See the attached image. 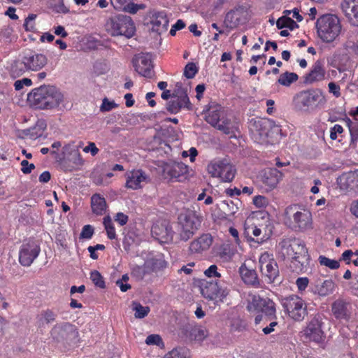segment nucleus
Returning a JSON list of instances; mask_svg holds the SVG:
<instances>
[{"instance_id": "5fc2aeb1", "label": "nucleus", "mask_w": 358, "mask_h": 358, "mask_svg": "<svg viewBox=\"0 0 358 358\" xmlns=\"http://www.w3.org/2000/svg\"><path fill=\"white\" fill-rule=\"evenodd\" d=\"M196 244L199 246H210L213 244V237L209 234H203L197 238Z\"/></svg>"}, {"instance_id": "0eeeda50", "label": "nucleus", "mask_w": 358, "mask_h": 358, "mask_svg": "<svg viewBox=\"0 0 358 358\" xmlns=\"http://www.w3.org/2000/svg\"><path fill=\"white\" fill-rule=\"evenodd\" d=\"M208 173L213 178H218L222 182H231L235 178L236 169L227 159H215L207 166Z\"/></svg>"}, {"instance_id": "f8f14e48", "label": "nucleus", "mask_w": 358, "mask_h": 358, "mask_svg": "<svg viewBox=\"0 0 358 358\" xmlns=\"http://www.w3.org/2000/svg\"><path fill=\"white\" fill-rule=\"evenodd\" d=\"M322 322L318 317H314L301 331V336L306 341L320 343L324 341V334L322 329Z\"/></svg>"}, {"instance_id": "c9c22d12", "label": "nucleus", "mask_w": 358, "mask_h": 358, "mask_svg": "<svg viewBox=\"0 0 358 358\" xmlns=\"http://www.w3.org/2000/svg\"><path fill=\"white\" fill-rule=\"evenodd\" d=\"M262 126V122L261 120L255 121L253 124L254 128H251L252 134L255 138V141L259 143H263L266 141L267 134L266 131H261L260 128Z\"/></svg>"}, {"instance_id": "4468645a", "label": "nucleus", "mask_w": 358, "mask_h": 358, "mask_svg": "<svg viewBox=\"0 0 358 358\" xmlns=\"http://www.w3.org/2000/svg\"><path fill=\"white\" fill-rule=\"evenodd\" d=\"M151 234L152 238L159 244H169L172 241L173 233L168 221L159 220L152 225Z\"/></svg>"}, {"instance_id": "b1692460", "label": "nucleus", "mask_w": 358, "mask_h": 358, "mask_svg": "<svg viewBox=\"0 0 358 358\" xmlns=\"http://www.w3.org/2000/svg\"><path fill=\"white\" fill-rule=\"evenodd\" d=\"M293 220L294 227L301 231L312 228V215L308 210L296 211L293 215Z\"/></svg>"}, {"instance_id": "6e6d98bb", "label": "nucleus", "mask_w": 358, "mask_h": 358, "mask_svg": "<svg viewBox=\"0 0 358 358\" xmlns=\"http://www.w3.org/2000/svg\"><path fill=\"white\" fill-rule=\"evenodd\" d=\"M13 29L10 27H3L0 29V38L5 42H9L12 40Z\"/></svg>"}, {"instance_id": "49530a36", "label": "nucleus", "mask_w": 358, "mask_h": 358, "mask_svg": "<svg viewBox=\"0 0 358 358\" xmlns=\"http://www.w3.org/2000/svg\"><path fill=\"white\" fill-rule=\"evenodd\" d=\"M145 5L143 3L138 4L129 1L125 8L122 10L130 14H136L138 10L145 9Z\"/></svg>"}, {"instance_id": "f257e3e1", "label": "nucleus", "mask_w": 358, "mask_h": 358, "mask_svg": "<svg viewBox=\"0 0 358 358\" xmlns=\"http://www.w3.org/2000/svg\"><path fill=\"white\" fill-rule=\"evenodd\" d=\"M63 99L62 92L52 85H43L34 89L27 96V100L32 106L43 110L58 107Z\"/></svg>"}, {"instance_id": "4be33fe9", "label": "nucleus", "mask_w": 358, "mask_h": 358, "mask_svg": "<svg viewBox=\"0 0 358 358\" xmlns=\"http://www.w3.org/2000/svg\"><path fill=\"white\" fill-rule=\"evenodd\" d=\"M342 10L352 26H358V0H343Z\"/></svg>"}, {"instance_id": "423d86ee", "label": "nucleus", "mask_w": 358, "mask_h": 358, "mask_svg": "<svg viewBox=\"0 0 358 358\" xmlns=\"http://www.w3.org/2000/svg\"><path fill=\"white\" fill-rule=\"evenodd\" d=\"M106 30L111 36H124L129 38L135 33V26L130 17L118 15L107 22Z\"/></svg>"}, {"instance_id": "603ef678", "label": "nucleus", "mask_w": 358, "mask_h": 358, "mask_svg": "<svg viewBox=\"0 0 358 358\" xmlns=\"http://www.w3.org/2000/svg\"><path fill=\"white\" fill-rule=\"evenodd\" d=\"M36 15L29 14L25 19L23 27L27 31H32L35 29Z\"/></svg>"}, {"instance_id": "393cba45", "label": "nucleus", "mask_w": 358, "mask_h": 358, "mask_svg": "<svg viewBox=\"0 0 358 358\" xmlns=\"http://www.w3.org/2000/svg\"><path fill=\"white\" fill-rule=\"evenodd\" d=\"M39 248H22L19 251V262L24 266H29L38 257Z\"/></svg>"}, {"instance_id": "e2e57ef3", "label": "nucleus", "mask_w": 358, "mask_h": 358, "mask_svg": "<svg viewBox=\"0 0 358 358\" xmlns=\"http://www.w3.org/2000/svg\"><path fill=\"white\" fill-rule=\"evenodd\" d=\"M253 203L258 208H263L268 205V201L265 196L258 195L254 197Z\"/></svg>"}, {"instance_id": "c03bdc74", "label": "nucleus", "mask_w": 358, "mask_h": 358, "mask_svg": "<svg viewBox=\"0 0 358 358\" xmlns=\"http://www.w3.org/2000/svg\"><path fill=\"white\" fill-rule=\"evenodd\" d=\"M172 97H178L183 99V101H189L187 91L182 87L181 83H177L175 89L172 93Z\"/></svg>"}, {"instance_id": "a211bd4d", "label": "nucleus", "mask_w": 358, "mask_h": 358, "mask_svg": "<svg viewBox=\"0 0 358 358\" xmlns=\"http://www.w3.org/2000/svg\"><path fill=\"white\" fill-rule=\"evenodd\" d=\"M125 187L127 189H138L148 181V175L141 169H133L125 174Z\"/></svg>"}, {"instance_id": "09e8293b", "label": "nucleus", "mask_w": 358, "mask_h": 358, "mask_svg": "<svg viewBox=\"0 0 358 358\" xmlns=\"http://www.w3.org/2000/svg\"><path fill=\"white\" fill-rule=\"evenodd\" d=\"M145 343L148 345L164 346L162 339L158 334L149 335L145 339Z\"/></svg>"}, {"instance_id": "3c124183", "label": "nucleus", "mask_w": 358, "mask_h": 358, "mask_svg": "<svg viewBox=\"0 0 358 358\" xmlns=\"http://www.w3.org/2000/svg\"><path fill=\"white\" fill-rule=\"evenodd\" d=\"M251 229H252V233L253 236L255 237V238H250V240L252 241L253 242L258 243V244H262L264 243V241L268 239V237L266 235L264 236L262 238L259 237L260 236V234H262V231L260 229L257 228L256 226L252 227L251 228Z\"/></svg>"}, {"instance_id": "39448f33", "label": "nucleus", "mask_w": 358, "mask_h": 358, "mask_svg": "<svg viewBox=\"0 0 358 358\" xmlns=\"http://www.w3.org/2000/svg\"><path fill=\"white\" fill-rule=\"evenodd\" d=\"M205 119L210 125L227 134H234L238 129L236 123L224 117L220 106L211 105Z\"/></svg>"}, {"instance_id": "864d4df0", "label": "nucleus", "mask_w": 358, "mask_h": 358, "mask_svg": "<svg viewBox=\"0 0 358 358\" xmlns=\"http://www.w3.org/2000/svg\"><path fill=\"white\" fill-rule=\"evenodd\" d=\"M117 107V104L114 101H110L107 98L102 100V103L100 106L101 112H108Z\"/></svg>"}, {"instance_id": "7c9ffc66", "label": "nucleus", "mask_w": 358, "mask_h": 358, "mask_svg": "<svg viewBox=\"0 0 358 358\" xmlns=\"http://www.w3.org/2000/svg\"><path fill=\"white\" fill-rule=\"evenodd\" d=\"M91 206L92 212L97 215L104 214L107 208L105 199L98 194L92 195L91 198Z\"/></svg>"}, {"instance_id": "0e129e2a", "label": "nucleus", "mask_w": 358, "mask_h": 358, "mask_svg": "<svg viewBox=\"0 0 358 358\" xmlns=\"http://www.w3.org/2000/svg\"><path fill=\"white\" fill-rule=\"evenodd\" d=\"M343 128L340 124H335L330 129V138L332 140H336L338 138V135L342 134Z\"/></svg>"}, {"instance_id": "1a4fd4ad", "label": "nucleus", "mask_w": 358, "mask_h": 358, "mask_svg": "<svg viewBox=\"0 0 358 358\" xmlns=\"http://www.w3.org/2000/svg\"><path fill=\"white\" fill-rule=\"evenodd\" d=\"M200 293L206 299L215 303L224 302L229 294V289L222 286L218 281L200 280L198 281Z\"/></svg>"}, {"instance_id": "680f3d73", "label": "nucleus", "mask_w": 358, "mask_h": 358, "mask_svg": "<svg viewBox=\"0 0 358 358\" xmlns=\"http://www.w3.org/2000/svg\"><path fill=\"white\" fill-rule=\"evenodd\" d=\"M308 283L309 280L306 277L298 278L296 280V285L299 292L304 291L307 288Z\"/></svg>"}, {"instance_id": "f03ea898", "label": "nucleus", "mask_w": 358, "mask_h": 358, "mask_svg": "<svg viewBox=\"0 0 358 358\" xmlns=\"http://www.w3.org/2000/svg\"><path fill=\"white\" fill-rule=\"evenodd\" d=\"M247 310L255 317L256 324L262 321L275 318L276 309L275 303L268 298L250 294L247 299Z\"/></svg>"}, {"instance_id": "ddd939ff", "label": "nucleus", "mask_w": 358, "mask_h": 358, "mask_svg": "<svg viewBox=\"0 0 358 358\" xmlns=\"http://www.w3.org/2000/svg\"><path fill=\"white\" fill-rule=\"evenodd\" d=\"M249 17L248 8L246 6L240 5L229 11L224 18V24L231 29H235L240 24H245Z\"/></svg>"}, {"instance_id": "13d9d810", "label": "nucleus", "mask_w": 358, "mask_h": 358, "mask_svg": "<svg viewBox=\"0 0 358 358\" xmlns=\"http://www.w3.org/2000/svg\"><path fill=\"white\" fill-rule=\"evenodd\" d=\"M204 274L208 278H217L222 277L221 274L217 271V266L216 265H211L205 271Z\"/></svg>"}, {"instance_id": "c756f323", "label": "nucleus", "mask_w": 358, "mask_h": 358, "mask_svg": "<svg viewBox=\"0 0 358 358\" xmlns=\"http://www.w3.org/2000/svg\"><path fill=\"white\" fill-rule=\"evenodd\" d=\"M173 99L166 103V109L172 114L178 113L182 108H190V101H183V99L172 97Z\"/></svg>"}, {"instance_id": "a878e982", "label": "nucleus", "mask_w": 358, "mask_h": 358, "mask_svg": "<svg viewBox=\"0 0 358 358\" xmlns=\"http://www.w3.org/2000/svg\"><path fill=\"white\" fill-rule=\"evenodd\" d=\"M334 289L335 283L332 280H317L313 288V292L320 296H326L332 294Z\"/></svg>"}, {"instance_id": "a19ab883", "label": "nucleus", "mask_w": 358, "mask_h": 358, "mask_svg": "<svg viewBox=\"0 0 358 358\" xmlns=\"http://www.w3.org/2000/svg\"><path fill=\"white\" fill-rule=\"evenodd\" d=\"M341 260L344 261L347 264L352 262L354 265L358 266V250L353 252L350 250H345L342 254Z\"/></svg>"}, {"instance_id": "de8ad7c7", "label": "nucleus", "mask_w": 358, "mask_h": 358, "mask_svg": "<svg viewBox=\"0 0 358 358\" xmlns=\"http://www.w3.org/2000/svg\"><path fill=\"white\" fill-rule=\"evenodd\" d=\"M198 72V68L194 63H188L184 69L183 75L188 79L193 78Z\"/></svg>"}, {"instance_id": "412c9836", "label": "nucleus", "mask_w": 358, "mask_h": 358, "mask_svg": "<svg viewBox=\"0 0 358 358\" xmlns=\"http://www.w3.org/2000/svg\"><path fill=\"white\" fill-rule=\"evenodd\" d=\"M341 189L358 192V170L343 173L337 179Z\"/></svg>"}, {"instance_id": "052dcab7", "label": "nucleus", "mask_w": 358, "mask_h": 358, "mask_svg": "<svg viewBox=\"0 0 358 358\" xmlns=\"http://www.w3.org/2000/svg\"><path fill=\"white\" fill-rule=\"evenodd\" d=\"M94 234V229L90 225H85L80 234V238L90 239Z\"/></svg>"}, {"instance_id": "774afa93", "label": "nucleus", "mask_w": 358, "mask_h": 358, "mask_svg": "<svg viewBox=\"0 0 358 358\" xmlns=\"http://www.w3.org/2000/svg\"><path fill=\"white\" fill-rule=\"evenodd\" d=\"M21 166H22L21 170L25 174L31 173V171L35 168V166L34 164H30L27 160H22L21 162Z\"/></svg>"}, {"instance_id": "4c0bfd02", "label": "nucleus", "mask_w": 358, "mask_h": 358, "mask_svg": "<svg viewBox=\"0 0 358 358\" xmlns=\"http://www.w3.org/2000/svg\"><path fill=\"white\" fill-rule=\"evenodd\" d=\"M208 336V331L205 327L201 326H196L193 327L189 334L192 339L196 341H203Z\"/></svg>"}, {"instance_id": "69168bd1", "label": "nucleus", "mask_w": 358, "mask_h": 358, "mask_svg": "<svg viewBox=\"0 0 358 358\" xmlns=\"http://www.w3.org/2000/svg\"><path fill=\"white\" fill-rule=\"evenodd\" d=\"M349 129L352 141H357L358 139V122H352L349 125Z\"/></svg>"}, {"instance_id": "58836bf2", "label": "nucleus", "mask_w": 358, "mask_h": 358, "mask_svg": "<svg viewBox=\"0 0 358 358\" xmlns=\"http://www.w3.org/2000/svg\"><path fill=\"white\" fill-rule=\"evenodd\" d=\"M276 27L279 29H282L286 27L291 30H294L298 27V24L292 18L287 16H282L277 20Z\"/></svg>"}, {"instance_id": "2f4dec72", "label": "nucleus", "mask_w": 358, "mask_h": 358, "mask_svg": "<svg viewBox=\"0 0 358 358\" xmlns=\"http://www.w3.org/2000/svg\"><path fill=\"white\" fill-rule=\"evenodd\" d=\"M291 249H293L291 248ZM293 256L292 259L298 262L301 266L303 267L308 264L310 256L308 253L306 248H296V250H292Z\"/></svg>"}, {"instance_id": "4d7b16f0", "label": "nucleus", "mask_w": 358, "mask_h": 358, "mask_svg": "<svg viewBox=\"0 0 358 358\" xmlns=\"http://www.w3.org/2000/svg\"><path fill=\"white\" fill-rule=\"evenodd\" d=\"M165 358H188V357L185 350L173 349L165 355Z\"/></svg>"}, {"instance_id": "cd10ccee", "label": "nucleus", "mask_w": 358, "mask_h": 358, "mask_svg": "<svg viewBox=\"0 0 358 358\" xmlns=\"http://www.w3.org/2000/svg\"><path fill=\"white\" fill-rule=\"evenodd\" d=\"M8 71L10 76L14 78L20 77L25 72L28 71L25 60L22 55L10 63L8 67Z\"/></svg>"}, {"instance_id": "20e7f679", "label": "nucleus", "mask_w": 358, "mask_h": 358, "mask_svg": "<svg viewBox=\"0 0 358 358\" xmlns=\"http://www.w3.org/2000/svg\"><path fill=\"white\" fill-rule=\"evenodd\" d=\"M281 305L287 317L294 322H302L308 315L307 303L296 294L282 299Z\"/></svg>"}, {"instance_id": "9d476101", "label": "nucleus", "mask_w": 358, "mask_h": 358, "mask_svg": "<svg viewBox=\"0 0 358 358\" xmlns=\"http://www.w3.org/2000/svg\"><path fill=\"white\" fill-rule=\"evenodd\" d=\"M178 224L181 228V238L188 240L201 224L200 217L192 210H186L178 216Z\"/></svg>"}, {"instance_id": "2eb2a0df", "label": "nucleus", "mask_w": 358, "mask_h": 358, "mask_svg": "<svg viewBox=\"0 0 358 358\" xmlns=\"http://www.w3.org/2000/svg\"><path fill=\"white\" fill-rule=\"evenodd\" d=\"M260 270L269 283L273 282L279 275V269L275 260L268 253L262 254L259 259Z\"/></svg>"}, {"instance_id": "72a5a7b5", "label": "nucleus", "mask_w": 358, "mask_h": 358, "mask_svg": "<svg viewBox=\"0 0 358 358\" xmlns=\"http://www.w3.org/2000/svg\"><path fill=\"white\" fill-rule=\"evenodd\" d=\"M152 24L158 31H166L169 26V20L164 12H158L155 14Z\"/></svg>"}, {"instance_id": "e433bc0d", "label": "nucleus", "mask_w": 358, "mask_h": 358, "mask_svg": "<svg viewBox=\"0 0 358 358\" xmlns=\"http://www.w3.org/2000/svg\"><path fill=\"white\" fill-rule=\"evenodd\" d=\"M131 309L134 311V317L138 319L144 318L150 311L148 306H143L138 301L132 302Z\"/></svg>"}, {"instance_id": "bf43d9fd", "label": "nucleus", "mask_w": 358, "mask_h": 358, "mask_svg": "<svg viewBox=\"0 0 358 358\" xmlns=\"http://www.w3.org/2000/svg\"><path fill=\"white\" fill-rule=\"evenodd\" d=\"M32 85V81L30 78H24L21 80H17L14 83V87L15 90H21L24 86H31Z\"/></svg>"}, {"instance_id": "37998d69", "label": "nucleus", "mask_w": 358, "mask_h": 358, "mask_svg": "<svg viewBox=\"0 0 358 358\" xmlns=\"http://www.w3.org/2000/svg\"><path fill=\"white\" fill-rule=\"evenodd\" d=\"M103 225L106 231L108 237L110 239H113L116 237L115 229L113 224L112 220L109 216L103 218Z\"/></svg>"}, {"instance_id": "ea45409f", "label": "nucleus", "mask_w": 358, "mask_h": 358, "mask_svg": "<svg viewBox=\"0 0 358 358\" xmlns=\"http://www.w3.org/2000/svg\"><path fill=\"white\" fill-rule=\"evenodd\" d=\"M298 75L295 73L286 72L280 76L278 83L283 86H289L298 80Z\"/></svg>"}, {"instance_id": "a18cd8bd", "label": "nucleus", "mask_w": 358, "mask_h": 358, "mask_svg": "<svg viewBox=\"0 0 358 358\" xmlns=\"http://www.w3.org/2000/svg\"><path fill=\"white\" fill-rule=\"evenodd\" d=\"M55 320V314L50 310L44 311L38 316V322L40 324L42 325L45 324H49L53 322Z\"/></svg>"}, {"instance_id": "6ab92c4d", "label": "nucleus", "mask_w": 358, "mask_h": 358, "mask_svg": "<svg viewBox=\"0 0 358 358\" xmlns=\"http://www.w3.org/2000/svg\"><path fill=\"white\" fill-rule=\"evenodd\" d=\"M189 167L182 162H173L165 166L164 171L172 179L183 182L187 178Z\"/></svg>"}, {"instance_id": "f3484780", "label": "nucleus", "mask_w": 358, "mask_h": 358, "mask_svg": "<svg viewBox=\"0 0 358 358\" xmlns=\"http://www.w3.org/2000/svg\"><path fill=\"white\" fill-rule=\"evenodd\" d=\"M135 71L145 78H151L152 76V64L151 55L148 53H141L134 56L132 59Z\"/></svg>"}, {"instance_id": "bb28decb", "label": "nucleus", "mask_w": 358, "mask_h": 358, "mask_svg": "<svg viewBox=\"0 0 358 358\" xmlns=\"http://www.w3.org/2000/svg\"><path fill=\"white\" fill-rule=\"evenodd\" d=\"M342 52L348 59L358 57V40L356 38H348L342 44Z\"/></svg>"}, {"instance_id": "473e14b6", "label": "nucleus", "mask_w": 358, "mask_h": 358, "mask_svg": "<svg viewBox=\"0 0 358 358\" xmlns=\"http://www.w3.org/2000/svg\"><path fill=\"white\" fill-rule=\"evenodd\" d=\"M348 303L343 300L338 299L332 304V312L338 319H346L348 317Z\"/></svg>"}, {"instance_id": "8fccbe9b", "label": "nucleus", "mask_w": 358, "mask_h": 358, "mask_svg": "<svg viewBox=\"0 0 358 358\" xmlns=\"http://www.w3.org/2000/svg\"><path fill=\"white\" fill-rule=\"evenodd\" d=\"M90 279L93 282V283L100 287V288H104L105 287V282L103 280V278L100 273L97 271H93L90 273Z\"/></svg>"}, {"instance_id": "5701e85b", "label": "nucleus", "mask_w": 358, "mask_h": 358, "mask_svg": "<svg viewBox=\"0 0 358 358\" xmlns=\"http://www.w3.org/2000/svg\"><path fill=\"white\" fill-rule=\"evenodd\" d=\"M282 178V172L276 169L264 170L261 176L262 182L267 191L275 188Z\"/></svg>"}, {"instance_id": "aec40b11", "label": "nucleus", "mask_w": 358, "mask_h": 358, "mask_svg": "<svg viewBox=\"0 0 358 358\" xmlns=\"http://www.w3.org/2000/svg\"><path fill=\"white\" fill-rule=\"evenodd\" d=\"M326 71L321 61H316L311 66L309 72L303 77V83L311 85L325 79Z\"/></svg>"}, {"instance_id": "dca6fc26", "label": "nucleus", "mask_w": 358, "mask_h": 358, "mask_svg": "<svg viewBox=\"0 0 358 358\" xmlns=\"http://www.w3.org/2000/svg\"><path fill=\"white\" fill-rule=\"evenodd\" d=\"M28 71L37 72L43 69L48 62V57L34 50H29L22 54Z\"/></svg>"}, {"instance_id": "338daca9", "label": "nucleus", "mask_w": 358, "mask_h": 358, "mask_svg": "<svg viewBox=\"0 0 358 358\" xmlns=\"http://www.w3.org/2000/svg\"><path fill=\"white\" fill-rule=\"evenodd\" d=\"M130 0H110L113 8L117 10H122Z\"/></svg>"}, {"instance_id": "c85d7f7f", "label": "nucleus", "mask_w": 358, "mask_h": 358, "mask_svg": "<svg viewBox=\"0 0 358 358\" xmlns=\"http://www.w3.org/2000/svg\"><path fill=\"white\" fill-rule=\"evenodd\" d=\"M239 273L245 283L255 287H258V276L255 270L249 269L246 267L245 264H243L239 268Z\"/></svg>"}, {"instance_id": "7ed1b4c3", "label": "nucleus", "mask_w": 358, "mask_h": 358, "mask_svg": "<svg viewBox=\"0 0 358 358\" xmlns=\"http://www.w3.org/2000/svg\"><path fill=\"white\" fill-rule=\"evenodd\" d=\"M341 24L339 18L332 14H326L320 17L316 22L318 36L325 43H331L340 35Z\"/></svg>"}, {"instance_id": "6e6552de", "label": "nucleus", "mask_w": 358, "mask_h": 358, "mask_svg": "<svg viewBox=\"0 0 358 358\" xmlns=\"http://www.w3.org/2000/svg\"><path fill=\"white\" fill-rule=\"evenodd\" d=\"M294 101L299 110L307 111L324 105L326 99L321 90L313 89L301 92L294 97Z\"/></svg>"}, {"instance_id": "9b49d317", "label": "nucleus", "mask_w": 358, "mask_h": 358, "mask_svg": "<svg viewBox=\"0 0 358 358\" xmlns=\"http://www.w3.org/2000/svg\"><path fill=\"white\" fill-rule=\"evenodd\" d=\"M51 336L57 342L71 343L76 341L78 332L74 326L69 323H59L52 328Z\"/></svg>"}, {"instance_id": "79ce46f5", "label": "nucleus", "mask_w": 358, "mask_h": 358, "mask_svg": "<svg viewBox=\"0 0 358 358\" xmlns=\"http://www.w3.org/2000/svg\"><path fill=\"white\" fill-rule=\"evenodd\" d=\"M319 263L324 266L330 269H337L340 266V264L337 260L329 259L325 256L320 255L318 257Z\"/></svg>"}, {"instance_id": "f704fd0d", "label": "nucleus", "mask_w": 358, "mask_h": 358, "mask_svg": "<svg viewBox=\"0 0 358 358\" xmlns=\"http://www.w3.org/2000/svg\"><path fill=\"white\" fill-rule=\"evenodd\" d=\"M214 252L222 262L230 261L235 255L234 248H214Z\"/></svg>"}]
</instances>
